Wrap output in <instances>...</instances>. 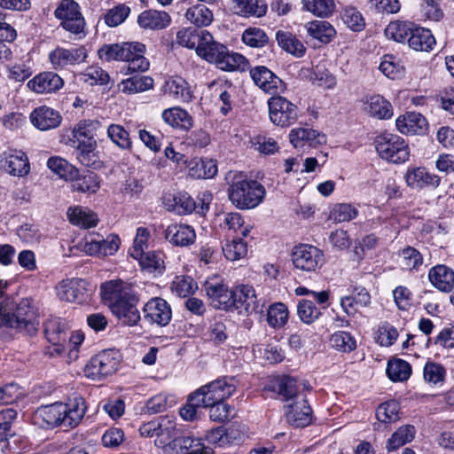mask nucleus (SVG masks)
<instances>
[{
	"label": "nucleus",
	"mask_w": 454,
	"mask_h": 454,
	"mask_svg": "<svg viewBox=\"0 0 454 454\" xmlns=\"http://www.w3.org/2000/svg\"><path fill=\"white\" fill-rule=\"evenodd\" d=\"M102 298L109 302L112 313L129 326L137 325L141 319L137 308L138 297L129 284L121 279L103 283L100 287Z\"/></svg>",
	"instance_id": "obj_1"
},
{
	"label": "nucleus",
	"mask_w": 454,
	"mask_h": 454,
	"mask_svg": "<svg viewBox=\"0 0 454 454\" xmlns=\"http://www.w3.org/2000/svg\"><path fill=\"white\" fill-rule=\"evenodd\" d=\"M226 179L230 181L229 199L236 207L254 208L264 199V186L257 181L247 180L242 173L229 172Z\"/></svg>",
	"instance_id": "obj_2"
},
{
	"label": "nucleus",
	"mask_w": 454,
	"mask_h": 454,
	"mask_svg": "<svg viewBox=\"0 0 454 454\" xmlns=\"http://www.w3.org/2000/svg\"><path fill=\"white\" fill-rule=\"evenodd\" d=\"M0 325L17 329L33 335L37 332L39 320L30 299H22L14 311L0 309Z\"/></svg>",
	"instance_id": "obj_3"
},
{
	"label": "nucleus",
	"mask_w": 454,
	"mask_h": 454,
	"mask_svg": "<svg viewBox=\"0 0 454 454\" xmlns=\"http://www.w3.org/2000/svg\"><path fill=\"white\" fill-rule=\"evenodd\" d=\"M237 388V381L233 377H223L211 381L196 390L195 401L200 402L204 408L220 401H225Z\"/></svg>",
	"instance_id": "obj_4"
},
{
	"label": "nucleus",
	"mask_w": 454,
	"mask_h": 454,
	"mask_svg": "<svg viewBox=\"0 0 454 454\" xmlns=\"http://www.w3.org/2000/svg\"><path fill=\"white\" fill-rule=\"evenodd\" d=\"M374 144L380 157L389 162L403 163L410 157L408 144L397 135L389 133L380 135L375 138Z\"/></svg>",
	"instance_id": "obj_5"
},
{
	"label": "nucleus",
	"mask_w": 454,
	"mask_h": 454,
	"mask_svg": "<svg viewBox=\"0 0 454 454\" xmlns=\"http://www.w3.org/2000/svg\"><path fill=\"white\" fill-rule=\"evenodd\" d=\"M120 364V354L115 349L104 350L91 357L84 367V374L91 380H100L114 373Z\"/></svg>",
	"instance_id": "obj_6"
},
{
	"label": "nucleus",
	"mask_w": 454,
	"mask_h": 454,
	"mask_svg": "<svg viewBox=\"0 0 454 454\" xmlns=\"http://www.w3.org/2000/svg\"><path fill=\"white\" fill-rule=\"evenodd\" d=\"M233 311L241 315L262 314L265 306L262 299H258L255 290L249 285H238L232 289Z\"/></svg>",
	"instance_id": "obj_7"
},
{
	"label": "nucleus",
	"mask_w": 454,
	"mask_h": 454,
	"mask_svg": "<svg viewBox=\"0 0 454 454\" xmlns=\"http://www.w3.org/2000/svg\"><path fill=\"white\" fill-rule=\"evenodd\" d=\"M269 115L271 122L286 128L293 125L299 116L296 105L282 96H274L268 100Z\"/></svg>",
	"instance_id": "obj_8"
},
{
	"label": "nucleus",
	"mask_w": 454,
	"mask_h": 454,
	"mask_svg": "<svg viewBox=\"0 0 454 454\" xmlns=\"http://www.w3.org/2000/svg\"><path fill=\"white\" fill-rule=\"evenodd\" d=\"M54 15L60 20V26L65 30L74 35L83 32L85 20L79 4L74 0H62L55 10Z\"/></svg>",
	"instance_id": "obj_9"
},
{
	"label": "nucleus",
	"mask_w": 454,
	"mask_h": 454,
	"mask_svg": "<svg viewBox=\"0 0 454 454\" xmlns=\"http://www.w3.org/2000/svg\"><path fill=\"white\" fill-rule=\"evenodd\" d=\"M294 267L303 271H316L325 263L323 252L312 245L301 244L294 247L292 253Z\"/></svg>",
	"instance_id": "obj_10"
},
{
	"label": "nucleus",
	"mask_w": 454,
	"mask_h": 454,
	"mask_svg": "<svg viewBox=\"0 0 454 454\" xmlns=\"http://www.w3.org/2000/svg\"><path fill=\"white\" fill-rule=\"evenodd\" d=\"M123 61L127 66L123 67L125 74L145 72L149 69L150 63L144 56L145 53V45L139 42H123Z\"/></svg>",
	"instance_id": "obj_11"
},
{
	"label": "nucleus",
	"mask_w": 454,
	"mask_h": 454,
	"mask_svg": "<svg viewBox=\"0 0 454 454\" xmlns=\"http://www.w3.org/2000/svg\"><path fill=\"white\" fill-rule=\"evenodd\" d=\"M66 405L63 403H55L39 407L34 413L33 421L41 427H66L64 413Z\"/></svg>",
	"instance_id": "obj_12"
},
{
	"label": "nucleus",
	"mask_w": 454,
	"mask_h": 454,
	"mask_svg": "<svg viewBox=\"0 0 454 454\" xmlns=\"http://www.w3.org/2000/svg\"><path fill=\"white\" fill-rule=\"evenodd\" d=\"M205 291L215 309L233 311L232 289L230 290L223 283L211 279L205 283Z\"/></svg>",
	"instance_id": "obj_13"
},
{
	"label": "nucleus",
	"mask_w": 454,
	"mask_h": 454,
	"mask_svg": "<svg viewBox=\"0 0 454 454\" xmlns=\"http://www.w3.org/2000/svg\"><path fill=\"white\" fill-rule=\"evenodd\" d=\"M144 319L150 324L166 326L172 317L169 304L162 298L155 297L148 301L144 309Z\"/></svg>",
	"instance_id": "obj_14"
},
{
	"label": "nucleus",
	"mask_w": 454,
	"mask_h": 454,
	"mask_svg": "<svg viewBox=\"0 0 454 454\" xmlns=\"http://www.w3.org/2000/svg\"><path fill=\"white\" fill-rule=\"evenodd\" d=\"M286 419L295 427H305L312 422V409L309 404L307 395H301L299 400L286 405Z\"/></svg>",
	"instance_id": "obj_15"
},
{
	"label": "nucleus",
	"mask_w": 454,
	"mask_h": 454,
	"mask_svg": "<svg viewBox=\"0 0 454 454\" xmlns=\"http://www.w3.org/2000/svg\"><path fill=\"white\" fill-rule=\"evenodd\" d=\"M57 295L61 301L82 303L88 294L86 281L82 278L66 279L56 286Z\"/></svg>",
	"instance_id": "obj_16"
},
{
	"label": "nucleus",
	"mask_w": 454,
	"mask_h": 454,
	"mask_svg": "<svg viewBox=\"0 0 454 454\" xmlns=\"http://www.w3.org/2000/svg\"><path fill=\"white\" fill-rule=\"evenodd\" d=\"M250 75L254 82L265 92L274 94L284 90L283 81L266 67L257 66L252 68Z\"/></svg>",
	"instance_id": "obj_17"
},
{
	"label": "nucleus",
	"mask_w": 454,
	"mask_h": 454,
	"mask_svg": "<svg viewBox=\"0 0 454 454\" xmlns=\"http://www.w3.org/2000/svg\"><path fill=\"white\" fill-rule=\"evenodd\" d=\"M0 167L14 176H23L29 172L27 157L21 151L4 152L1 156Z\"/></svg>",
	"instance_id": "obj_18"
},
{
	"label": "nucleus",
	"mask_w": 454,
	"mask_h": 454,
	"mask_svg": "<svg viewBox=\"0 0 454 454\" xmlns=\"http://www.w3.org/2000/svg\"><path fill=\"white\" fill-rule=\"evenodd\" d=\"M395 126L403 135H422L427 129V121L419 113L407 112L396 119Z\"/></svg>",
	"instance_id": "obj_19"
},
{
	"label": "nucleus",
	"mask_w": 454,
	"mask_h": 454,
	"mask_svg": "<svg viewBox=\"0 0 454 454\" xmlns=\"http://www.w3.org/2000/svg\"><path fill=\"white\" fill-rule=\"evenodd\" d=\"M85 239L90 254H113L118 250L120 245V239L114 234H110L104 239L98 233H90Z\"/></svg>",
	"instance_id": "obj_20"
},
{
	"label": "nucleus",
	"mask_w": 454,
	"mask_h": 454,
	"mask_svg": "<svg viewBox=\"0 0 454 454\" xmlns=\"http://www.w3.org/2000/svg\"><path fill=\"white\" fill-rule=\"evenodd\" d=\"M291 144L295 148L303 149L305 146L315 148L326 142L325 136L311 128L294 129L289 134Z\"/></svg>",
	"instance_id": "obj_21"
},
{
	"label": "nucleus",
	"mask_w": 454,
	"mask_h": 454,
	"mask_svg": "<svg viewBox=\"0 0 454 454\" xmlns=\"http://www.w3.org/2000/svg\"><path fill=\"white\" fill-rule=\"evenodd\" d=\"M86 57L87 51L82 46L74 49L57 48L49 55L50 61L55 69L82 62Z\"/></svg>",
	"instance_id": "obj_22"
},
{
	"label": "nucleus",
	"mask_w": 454,
	"mask_h": 454,
	"mask_svg": "<svg viewBox=\"0 0 454 454\" xmlns=\"http://www.w3.org/2000/svg\"><path fill=\"white\" fill-rule=\"evenodd\" d=\"M273 390L283 401L292 403L299 400L301 395H306V384L298 381L295 378L284 376L278 380Z\"/></svg>",
	"instance_id": "obj_23"
},
{
	"label": "nucleus",
	"mask_w": 454,
	"mask_h": 454,
	"mask_svg": "<svg viewBox=\"0 0 454 454\" xmlns=\"http://www.w3.org/2000/svg\"><path fill=\"white\" fill-rule=\"evenodd\" d=\"M164 237L173 246L188 247L194 243L196 233L190 225L172 223L166 228Z\"/></svg>",
	"instance_id": "obj_24"
},
{
	"label": "nucleus",
	"mask_w": 454,
	"mask_h": 454,
	"mask_svg": "<svg viewBox=\"0 0 454 454\" xmlns=\"http://www.w3.org/2000/svg\"><path fill=\"white\" fill-rule=\"evenodd\" d=\"M29 118L36 129L43 131L59 127L61 122L59 113L48 106L35 108Z\"/></svg>",
	"instance_id": "obj_25"
},
{
	"label": "nucleus",
	"mask_w": 454,
	"mask_h": 454,
	"mask_svg": "<svg viewBox=\"0 0 454 454\" xmlns=\"http://www.w3.org/2000/svg\"><path fill=\"white\" fill-rule=\"evenodd\" d=\"M62 78L53 72H43L27 82V87L36 93H51L62 88Z\"/></svg>",
	"instance_id": "obj_26"
},
{
	"label": "nucleus",
	"mask_w": 454,
	"mask_h": 454,
	"mask_svg": "<svg viewBox=\"0 0 454 454\" xmlns=\"http://www.w3.org/2000/svg\"><path fill=\"white\" fill-rule=\"evenodd\" d=\"M165 207L177 215L191 214L195 208L196 204L192 198L186 192L168 193L163 197Z\"/></svg>",
	"instance_id": "obj_27"
},
{
	"label": "nucleus",
	"mask_w": 454,
	"mask_h": 454,
	"mask_svg": "<svg viewBox=\"0 0 454 454\" xmlns=\"http://www.w3.org/2000/svg\"><path fill=\"white\" fill-rule=\"evenodd\" d=\"M428 278L431 284L441 292L449 293L454 287V271L443 264H438L429 270Z\"/></svg>",
	"instance_id": "obj_28"
},
{
	"label": "nucleus",
	"mask_w": 454,
	"mask_h": 454,
	"mask_svg": "<svg viewBox=\"0 0 454 454\" xmlns=\"http://www.w3.org/2000/svg\"><path fill=\"white\" fill-rule=\"evenodd\" d=\"M227 47L214 41L213 36L207 31L204 33L202 42L199 46L197 53L210 63L217 65L218 60L225 52Z\"/></svg>",
	"instance_id": "obj_29"
},
{
	"label": "nucleus",
	"mask_w": 454,
	"mask_h": 454,
	"mask_svg": "<svg viewBox=\"0 0 454 454\" xmlns=\"http://www.w3.org/2000/svg\"><path fill=\"white\" fill-rule=\"evenodd\" d=\"M179 434L176 424L168 417H161L158 419L157 436L155 445L160 448H165L173 445V441Z\"/></svg>",
	"instance_id": "obj_30"
},
{
	"label": "nucleus",
	"mask_w": 454,
	"mask_h": 454,
	"mask_svg": "<svg viewBox=\"0 0 454 454\" xmlns=\"http://www.w3.org/2000/svg\"><path fill=\"white\" fill-rule=\"evenodd\" d=\"M170 16L164 11L148 10L137 17L138 25L145 29H163L170 24Z\"/></svg>",
	"instance_id": "obj_31"
},
{
	"label": "nucleus",
	"mask_w": 454,
	"mask_h": 454,
	"mask_svg": "<svg viewBox=\"0 0 454 454\" xmlns=\"http://www.w3.org/2000/svg\"><path fill=\"white\" fill-rule=\"evenodd\" d=\"M364 111L379 120L389 119L393 115L392 105L380 95L369 97L364 101Z\"/></svg>",
	"instance_id": "obj_32"
},
{
	"label": "nucleus",
	"mask_w": 454,
	"mask_h": 454,
	"mask_svg": "<svg viewBox=\"0 0 454 454\" xmlns=\"http://www.w3.org/2000/svg\"><path fill=\"white\" fill-rule=\"evenodd\" d=\"M73 146L76 150L77 160L86 167H95L98 164L96 153L97 142L94 138L73 141Z\"/></svg>",
	"instance_id": "obj_33"
},
{
	"label": "nucleus",
	"mask_w": 454,
	"mask_h": 454,
	"mask_svg": "<svg viewBox=\"0 0 454 454\" xmlns=\"http://www.w3.org/2000/svg\"><path fill=\"white\" fill-rule=\"evenodd\" d=\"M405 178L409 186L418 189L424 188L425 186L436 188L441 181L438 176L428 174L425 168L409 169Z\"/></svg>",
	"instance_id": "obj_34"
},
{
	"label": "nucleus",
	"mask_w": 454,
	"mask_h": 454,
	"mask_svg": "<svg viewBox=\"0 0 454 454\" xmlns=\"http://www.w3.org/2000/svg\"><path fill=\"white\" fill-rule=\"evenodd\" d=\"M308 35L322 43H330L336 35L335 28L326 20H313L304 26Z\"/></svg>",
	"instance_id": "obj_35"
},
{
	"label": "nucleus",
	"mask_w": 454,
	"mask_h": 454,
	"mask_svg": "<svg viewBox=\"0 0 454 454\" xmlns=\"http://www.w3.org/2000/svg\"><path fill=\"white\" fill-rule=\"evenodd\" d=\"M407 42L409 46L415 51H428L434 43V38L430 30L414 24Z\"/></svg>",
	"instance_id": "obj_36"
},
{
	"label": "nucleus",
	"mask_w": 454,
	"mask_h": 454,
	"mask_svg": "<svg viewBox=\"0 0 454 454\" xmlns=\"http://www.w3.org/2000/svg\"><path fill=\"white\" fill-rule=\"evenodd\" d=\"M44 334L47 340L55 346H62L68 339L66 324L58 317L46 320L44 323Z\"/></svg>",
	"instance_id": "obj_37"
},
{
	"label": "nucleus",
	"mask_w": 454,
	"mask_h": 454,
	"mask_svg": "<svg viewBox=\"0 0 454 454\" xmlns=\"http://www.w3.org/2000/svg\"><path fill=\"white\" fill-rule=\"evenodd\" d=\"M64 404L66 405V411L64 413L66 427H76L82 421L86 412L85 400L82 396H74Z\"/></svg>",
	"instance_id": "obj_38"
},
{
	"label": "nucleus",
	"mask_w": 454,
	"mask_h": 454,
	"mask_svg": "<svg viewBox=\"0 0 454 454\" xmlns=\"http://www.w3.org/2000/svg\"><path fill=\"white\" fill-rule=\"evenodd\" d=\"M356 291L340 300L341 308L348 316L355 315L360 308L367 307L371 302V296L365 288L356 289Z\"/></svg>",
	"instance_id": "obj_39"
},
{
	"label": "nucleus",
	"mask_w": 454,
	"mask_h": 454,
	"mask_svg": "<svg viewBox=\"0 0 454 454\" xmlns=\"http://www.w3.org/2000/svg\"><path fill=\"white\" fill-rule=\"evenodd\" d=\"M162 119L170 126L184 130H189L192 127V116L180 107H172L164 110Z\"/></svg>",
	"instance_id": "obj_40"
},
{
	"label": "nucleus",
	"mask_w": 454,
	"mask_h": 454,
	"mask_svg": "<svg viewBox=\"0 0 454 454\" xmlns=\"http://www.w3.org/2000/svg\"><path fill=\"white\" fill-rule=\"evenodd\" d=\"M153 79L147 75H134L123 80L120 83L121 92L131 95L153 89Z\"/></svg>",
	"instance_id": "obj_41"
},
{
	"label": "nucleus",
	"mask_w": 454,
	"mask_h": 454,
	"mask_svg": "<svg viewBox=\"0 0 454 454\" xmlns=\"http://www.w3.org/2000/svg\"><path fill=\"white\" fill-rule=\"evenodd\" d=\"M276 40L284 51L296 57L303 56L306 51L302 43L290 32L278 30L276 33Z\"/></svg>",
	"instance_id": "obj_42"
},
{
	"label": "nucleus",
	"mask_w": 454,
	"mask_h": 454,
	"mask_svg": "<svg viewBox=\"0 0 454 454\" xmlns=\"http://www.w3.org/2000/svg\"><path fill=\"white\" fill-rule=\"evenodd\" d=\"M69 221L82 228L88 229L97 225L98 215L88 208L76 207L67 212Z\"/></svg>",
	"instance_id": "obj_43"
},
{
	"label": "nucleus",
	"mask_w": 454,
	"mask_h": 454,
	"mask_svg": "<svg viewBox=\"0 0 454 454\" xmlns=\"http://www.w3.org/2000/svg\"><path fill=\"white\" fill-rule=\"evenodd\" d=\"M302 9L319 18L330 17L335 10L333 0H301Z\"/></svg>",
	"instance_id": "obj_44"
},
{
	"label": "nucleus",
	"mask_w": 454,
	"mask_h": 454,
	"mask_svg": "<svg viewBox=\"0 0 454 454\" xmlns=\"http://www.w3.org/2000/svg\"><path fill=\"white\" fill-rule=\"evenodd\" d=\"M414 23L409 21H391L385 28V35L387 38L398 43L407 41Z\"/></svg>",
	"instance_id": "obj_45"
},
{
	"label": "nucleus",
	"mask_w": 454,
	"mask_h": 454,
	"mask_svg": "<svg viewBox=\"0 0 454 454\" xmlns=\"http://www.w3.org/2000/svg\"><path fill=\"white\" fill-rule=\"evenodd\" d=\"M411 373L410 364L403 359L389 360L387 367V374L392 381L407 380Z\"/></svg>",
	"instance_id": "obj_46"
},
{
	"label": "nucleus",
	"mask_w": 454,
	"mask_h": 454,
	"mask_svg": "<svg viewBox=\"0 0 454 454\" xmlns=\"http://www.w3.org/2000/svg\"><path fill=\"white\" fill-rule=\"evenodd\" d=\"M71 180V187L73 191L94 193L99 189L98 177L94 172L91 171H88L82 176H78L77 175Z\"/></svg>",
	"instance_id": "obj_47"
},
{
	"label": "nucleus",
	"mask_w": 454,
	"mask_h": 454,
	"mask_svg": "<svg viewBox=\"0 0 454 454\" xmlns=\"http://www.w3.org/2000/svg\"><path fill=\"white\" fill-rule=\"evenodd\" d=\"M414 427L410 425L401 427L388 439L386 449L387 451H394L405 443L411 442L414 438Z\"/></svg>",
	"instance_id": "obj_48"
},
{
	"label": "nucleus",
	"mask_w": 454,
	"mask_h": 454,
	"mask_svg": "<svg viewBox=\"0 0 454 454\" xmlns=\"http://www.w3.org/2000/svg\"><path fill=\"white\" fill-rule=\"evenodd\" d=\"M206 32V30L196 28H184L177 32L176 43L181 46L195 49L197 51Z\"/></svg>",
	"instance_id": "obj_49"
},
{
	"label": "nucleus",
	"mask_w": 454,
	"mask_h": 454,
	"mask_svg": "<svg viewBox=\"0 0 454 454\" xmlns=\"http://www.w3.org/2000/svg\"><path fill=\"white\" fill-rule=\"evenodd\" d=\"M17 36L16 30L8 23L0 21V61L11 59L12 52L4 42H12Z\"/></svg>",
	"instance_id": "obj_50"
},
{
	"label": "nucleus",
	"mask_w": 454,
	"mask_h": 454,
	"mask_svg": "<svg viewBox=\"0 0 454 454\" xmlns=\"http://www.w3.org/2000/svg\"><path fill=\"white\" fill-rule=\"evenodd\" d=\"M48 168L61 178L73 179L77 174V168L60 157H51L47 161Z\"/></svg>",
	"instance_id": "obj_51"
},
{
	"label": "nucleus",
	"mask_w": 454,
	"mask_h": 454,
	"mask_svg": "<svg viewBox=\"0 0 454 454\" xmlns=\"http://www.w3.org/2000/svg\"><path fill=\"white\" fill-rule=\"evenodd\" d=\"M139 261V264L143 270L152 273H161L164 270V261L161 254L148 252H142L137 257H134Z\"/></svg>",
	"instance_id": "obj_52"
},
{
	"label": "nucleus",
	"mask_w": 454,
	"mask_h": 454,
	"mask_svg": "<svg viewBox=\"0 0 454 454\" xmlns=\"http://www.w3.org/2000/svg\"><path fill=\"white\" fill-rule=\"evenodd\" d=\"M165 86L167 91L178 100L189 102L192 98L188 83L181 77H176L166 82Z\"/></svg>",
	"instance_id": "obj_53"
},
{
	"label": "nucleus",
	"mask_w": 454,
	"mask_h": 454,
	"mask_svg": "<svg viewBox=\"0 0 454 454\" xmlns=\"http://www.w3.org/2000/svg\"><path fill=\"white\" fill-rule=\"evenodd\" d=\"M186 19L192 24L201 27L208 26L213 20L212 12L203 4L189 8L185 13Z\"/></svg>",
	"instance_id": "obj_54"
},
{
	"label": "nucleus",
	"mask_w": 454,
	"mask_h": 454,
	"mask_svg": "<svg viewBox=\"0 0 454 454\" xmlns=\"http://www.w3.org/2000/svg\"><path fill=\"white\" fill-rule=\"evenodd\" d=\"M288 319L287 307L281 302L270 305L267 310V322L273 328H281Z\"/></svg>",
	"instance_id": "obj_55"
},
{
	"label": "nucleus",
	"mask_w": 454,
	"mask_h": 454,
	"mask_svg": "<svg viewBox=\"0 0 454 454\" xmlns=\"http://www.w3.org/2000/svg\"><path fill=\"white\" fill-rule=\"evenodd\" d=\"M247 62L245 57L239 53H230L228 49L218 60L216 67L224 71L244 70Z\"/></svg>",
	"instance_id": "obj_56"
},
{
	"label": "nucleus",
	"mask_w": 454,
	"mask_h": 454,
	"mask_svg": "<svg viewBox=\"0 0 454 454\" xmlns=\"http://www.w3.org/2000/svg\"><path fill=\"white\" fill-rule=\"evenodd\" d=\"M343 22L354 32H360L365 27L362 13L354 6H346L341 11Z\"/></svg>",
	"instance_id": "obj_57"
},
{
	"label": "nucleus",
	"mask_w": 454,
	"mask_h": 454,
	"mask_svg": "<svg viewBox=\"0 0 454 454\" xmlns=\"http://www.w3.org/2000/svg\"><path fill=\"white\" fill-rule=\"evenodd\" d=\"M329 341L333 348L340 352H351L356 348L355 338L349 333L344 331L333 333Z\"/></svg>",
	"instance_id": "obj_58"
},
{
	"label": "nucleus",
	"mask_w": 454,
	"mask_h": 454,
	"mask_svg": "<svg viewBox=\"0 0 454 454\" xmlns=\"http://www.w3.org/2000/svg\"><path fill=\"white\" fill-rule=\"evenodd\" d=\"M399 403L395 400H390L379 405L376 410V418L383 423H392L399 419Z\"/></svg>",
	"instance_id": "obj_59"
},
{
	"label": "nucleus",
	"mask_w": 454,
	"mask_h": 454,
	"mask_svg": "<svg viewBox=\"0 0 454 454\" xmlns=\"http://www.w3.org/2000/svg\"><path fill=\"white\" fill-rule=\"evenodd\" d=\"M239 12L244 16L262 17L267 12V5L257 0H231Z\"/></svg>",
	"instance_id": "obj_60"
},
{
	"label": "nucleus",
	"mask_w": 454,
	"mask_h": 454,
	"mask_svg": "<svg viewBox=\"0 0 454 454\" xmlns=\"http://www.w3.org/2000/svg\"><path fill=\"white\" fill-rule=\"evenodd\" d=\"M297 314L303 323L309 325L321 316V310L312 301L302 299L297 304Z\"/></svg>",
	"instance_id": "obj_61"
},
{
	"label": "nucleus",
	"mask_w": 454,
	"mask_h": 454,
	"mask_svg": "<svg viewBox=\"0 0 454 454\" xmlns=\"http://www.w3.org/2000/svg\"><path fill=\"white\" fill-rule=\"evenodd\" d=\"M123 43L103 44L98 51V58L106 62L123 61Z\"/></svg>",
	"instance_id": "obj_62"
},
{
	"label": "nucleus",
	"mask_w": 454,
	"mask_h": 454,
	"mask_svg": "<svg viewBox=\"0 0 454 454\" xmlns=\"http://www.w3.org/2000/svg\"><path fill=\"white\" fill-rule=\"evenodd\" d=\"M242 41L250 47L261 48L269 43V37L259 27H248L242 35Z\"/></svg>",
	"instance_id": "obj_63"
},
{
	"label": "nucleus",
	"mask_w": 454,
	"mask_h": 454,
	"mask_svg": "<svg viewBox=\"0 0 454 454\" xmlns=\"http://www.w3.org/2000/svg\"><path fill=\"white\" fill-rule=\"evenodd\" d=\"M107 136L121 149H129L131 146L129 132L119 124H111L107 128Z\"/></svg>",
	"instance_id": "obj_64"
}]
</instances>
